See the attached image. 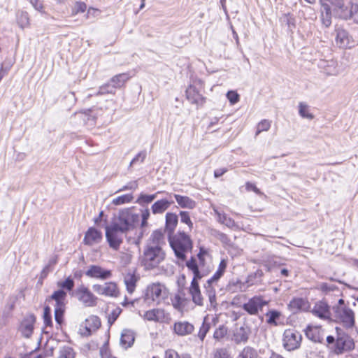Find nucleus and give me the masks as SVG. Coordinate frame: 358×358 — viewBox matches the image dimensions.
Returning <instances> with one entry per match:
<instances>
[{
  "instance_id": "nucleus-1",
  "label": "nucleus",
  "mask_w": 358,
  "mask_h": 358,
  "mask_svg": "<svg viewBox=\"0 0 358 358\" xmlns=\"http://www.w3.org/2000/svg\"><path fill=\"white\" fill-rule=\"evenodd\" d=\"M322 5V20L325 27L331 23V9L334 15L343 20H352L358 24V0L345 3L344 0H320Z\"/></svg>"
},
{
  "instance_id": "nucleus-2",
  "label": "nucleus",
  "mask_w": 358,
  "mask_h": 358,
  "mask_svg": "<svg viewBox=\"0 0 358 358\" xmlns=\"http://www.w3.org/2000/svg\"><path fill=\"white\" fill-rule=\"evenodd\" d=\"M164 244V234L158 230L153 231L147 241L141 257V264L145 269L155 268L164 260L166 255L162 250Z\"/></svg>"
},
{
  "instance_id": "nucleus-3",
  "label": "nucleus",
  "mask_w": 358,
  "mask_h": 358,
  "mask_svg": "<svg viewBox=\"0 0 358 358\" xmlns=\"http://www.w3.org/2000/svg\"><path fill=\"white\" fill-rule=\"evenodd\" d=\"M336 336H328L327 342L334 354L339 355L355 349L354 339L342 329L336 327Z\"/></svg>"
},
{
  "instance_id": "nucleus-4",
  "label": "nucleus",
  "mask_w": 358,
  "mask_h": 358,
  "mask_svg": "<svg viewBox=\"0 0 358 358\" xmlns=\"http://www.w3.org/2000/svg\"><path fill=\"white\" fill-rule=\"evenodd\" d=\"M334 321L346 329H351L355 326V313L343 299L332 306Z\"/></svg>"
},
{
  "instance_id": "nucleus-5",
  "label": "nucleus",
  "mask_w": 358,
  "mask_h": 358,
  "mask_svg": "<svg viewBox=\"0 0 358 358\" xmlns=\"http://www.w3.org/2000/svg\"><path fill=\"white\" fill-rule=\"evenodd\" d=\"M170 245L178 259L184 261L186 254L192 249V241L184 231H178L168 236Z\"/></svg>"
},
{
  "instance_id": "nucleus-6",
  "label": "nucleus",
  "mask_w": 358,
  "mask_h": 358,
  "mask_svg": "<svg viewBox=\"0 0 358 358\" xmlns=\"http://www.w3.org/2000/svg\"><path fill=\"white\" fill-rule=\"evenodd\" d=\"M139 221V215L130 208L120 210L114 217L112 225L117 227L122 233L131 230Z\"/></svg>"
},
{
  "instance_id": "nucleus-7",
  "label": "nucleus",
  "mask_w": 358,
  "mask_h": 358,
  "mask_svg": "<svg viewBox=\"0 0 358 358\" xmlns=\"http://www.w3.org/2000/svg\"><path fill=\"white\" fill-rule=\"evenodd\" d=\"M167 294L165 287L160 283H152L148 285L145 291L144 301L148 304L159 303Z\"/></svg>"
},
{
  "instance_id": "nucleus-8",
  "label": "nucleus",
  "mask_w": 358,
  "mask_h": 358,
  "mask_svg": "<svg viewBox=\"0 0 358 358\" xmlns=\"http://www.w3.org/2000/svg\"><path fill=\"white\" fill-rule=\"evenodd\" d=\"M302 336L296 330L289 329L284 331L282 337V345L287 351L298 349L301 345Z\"/></svg>"
},
{
  "instance_id": "nucleus-9",
  "label": "nucleus",
  "mask_w": 358,
  "mask_h": 358,
  "mask_svg": "<svg viewBox=\"0 0 358 358\" xmlns=\"http://www.w3.org/2000/svg\"><path fill=\"white\" fill-rule=\"evenodd\" d=\"M223 273L220 271H216V272L213 274V275L209 278L206 283L204 285L206 294L207 295L210 307L215 308L217 303V298H216V292L215 289L214 287V285H215L217 281L220 279V278L223 275Z\"/></svg>"
},
{
  "instance_id": "nucleus-10",
  "label": "nucleus",
  "mask_w": 358,
  "mask_h": 358,
  "mask_svg": "<svg viewBox=\"0 0 358 358\" xmlns=\"http://www.w3.org/2000/svg\"><path fill=\"white\" fill-rule=\"evenodd\" d=\"M268 304V301L262 296H254L243 305V309L251 315H257Z\"/></svg>"
},
{
  "instance_id": "nucleus-11",
  "label": "nucleus",
  "mask_w": 358,
  "mask_h": 358,
  "mask_svg": "<svg viewBox=\"0 0 358 358\" xmlns=\"http://www.w3.org/2000/svg\"><path fill=\"white\" fill-rule=\"evenodd\" d=\"M74 294L78 301L86 307H92L96 304L97 298L83 285L77 287Z\"/></svg>"
},
{
  "instance_id": "nucleus-12",
  "label": "nucleus",
  "mask_w": 358,
  "mask_h": 358,
  "mask_svg": "<svg viewBox=\"0 0 358 358\" xmlns=\"http://www.w3.org/2000/svg\"><path fill=\"white\" fill-rule=\"evenodd\" d=\"M106 237L109 246L115 250H117L122 243L123 234L113 225L106 227Z\"/></svg>"
},
{
  "instance_id": "nucleus-13",
  "label": "nucleus",
  "mask_w": 358,
  "mask_h": 358,
  "mask_svg": "<svg viewBox=\"0 0 358 358\" xmlns=\"http://www.w3.org/2000/svg\"><path fill=\"white\" fill-rule=\"evenodd\" d=\"M101 327L99 317L90 315L82 323L79 328L80 334L83 336H90Z\"/></svg>"
},
{
  "instance_id": "nucleus-14",
  "label": "nucleus",
  "mask_w": 358,
  "mask_h": 358,
  "mask_svg": "<svg viewBox=\"0 0 358 358\" xmlns=\"http://www.w3.org/2000/svg\"><path fill=\"white\" fill-rule=\"evenodd\" d=\"M92 289L97 294L106 296L117 297L119 295L117 285L114 282H107L103 285L95 284Z\"/></svg>"
},
{
  "instance_id": "nucleus-15",
  "label": "nucleus",
  "mask_w": 358,
  "mask_h": 358,
  "mask_svg": "<svg viewBox=\"0 0 358 358\" xmlns=\"http://www.w3.org/2000/svg\"><path fill=\"white\" fill-rule=\"evenodd\" d=\"M145 320L160 323H169L171 320L169 313L165 312L163 309L155 308L145 312L143 315Z\"/></svg>"
},
{
  "instance_id": "nucleus-16",
  "label": "nucleus",
  "mask_w": 358,
  "mask_h": 358,
  "mask_svg": "<svg viewBox=\"0 0 358 358\" xmlns=\"http://www.w3.org/2000/svg\"><path fill=\"white\" fill-rule=\"evenodd\" d=\"M85 275L92 278L107 280L112 276V272L97 265H90L85 271Z\"/></svg>"
},
{
  "instance_id": "nucleus-17",
  "label": "nucleus",
  "mask_w": 358,
  "mask_h": 358,
  "mask_svg": "<svg viewBox=\"0 0 358 358\" xmlns=\"http://www.w3.org/2000/svg\"><path fill=\"white\" fill-rule=\"evenodd\" d=\"M311 313L323 320H327L330 319L331 315L332 316L329 305L324 301L316 302L311 310Z\"/></svg>"
},
{
  "instance_id": "nucleus-18",
  "label": "nucleus",
  "mask_w": 358,
  "mask_h": 358,
  "mask_svg": "<svg viewBox=\"0 0 358 358\" xmlns=\"http://www.w3.org/2000/svg\"><path fill=\"white\" fill-rule=\"evenodd\" d=\"M36 322V317L33 314L27 315L22 321L19 331L22 336L29 338L34 331V325Z\"/></svg>"
},
{
  "instance_id": "nucleus-19",
  "label": "nucleus",
  "mask_w": 358,
  "mask_h": 358,
  "mask_svg": "<svg viewBox=\"0 0 358 358\" xmlns=\"http://www.w3.org/2000/svg\"><path fill=\"white\" fill-rule=\"evenodd\" d=\"M250 333V329L247 326L236 328L233 332L232 341L236 345L245 344L248 341Z\"/></svg>"
},
{
  "instance_id": "nucleus-20",
  "label": "nucleus",
  "mask_w": 358,
  "mask_h": 358,
  "mask_svg": "<svg viewBox=\"0 0 358 358\" xmlns=\"http://www.w3.org/2000/svg\"><path fill=\"white\" fill-rule=\"evenodd\" d=\"M194 331L192 324L187 321L176 322L173 324V331L180 336H185L192 334Z\"/></svg>"
},
{
  "instance_id": "nucleus-21",
  "label": "nucleus",
  "mask_w": 358,
  "mask_h": 358,
  "mask_svg": "<svg viewBox=\"0 0 358 358\" xmlns=\"http://www.w3.org/2000/svg\"><path fill=\"white\" fill-rule=\"evenodd\" d=\"M101 240V232L94 227H90L86 231L83 241L86 245H93L100 243Z\"/></svg>"
},
{
  "instance_id": "nucleus-22",
  "label": "nucleus",
  "mask_w": 358,
  "mask_h": 358,
  "mask_svg": "<svg viewBox=\"0 0 358 358\" xmlns=\"http://www.w3.org/2000/svg\"><path fill=\"white\" fill-rule=\"evenodd\" d=\"M189 292L192 296L193 302L200 306L203 305V297L201 294L199 282L196 280H192L189 289Z\"/></svg>"
},
{
  "instance_id": "nucleus-23",
  "label": "nucleus",
  "mask_w": 358,
  "mask_h": 358,
  "mask_svg": "<svg viewBox=\"0 0 358 358\" xmlns=\"http://www.w3.org/2000/svg\"><path fill=\"white\" fill-rule=\"evenodd\" d=\"M129 78L130 76L126 73L116 75L113 76L109 82L105 84L104 87L122 88Z\"/></svg>"
},
{
  "instance_id": "nucleus-24",
  "label": "nucleus",
  "mask_w": 358,
  "mask_h": 358,
  "mask_svg": "<svg viewBox=\"0 0 358 358\" xmlns=\"http://www.w3.org/2000/svg\"><path fill=\"white\" fill-rule=\"evenodd\" d=\"M318 66L324 73L328 76H334L338 73L337 62L334 60H322L318 64Z\"/></svg>"
},
{
  "instance_id": "nucleus-25",
  "label": "nucleus",
  "mask_w": 358,
  "mask_h": 358,
  "mask_svg": "<svg viewBox=\"0 0 358 358\" xmlns=\"http://www.w3.org/2000/svg\"><path fill=\"white\" fill-rule=\"evenodd\" d=\"M306 335L315 343H322L324 341L323 331L318 327L308 326L306 330Z\"/></svg>"
},
{
  "instance_id": "nucleus-26",
  "label": "nucleus",
  "mask_w": 358,
  "mask_h": 358,
  "mask_svg": "<svg viewBox=\"0 0 358 358\" xmlns=\"http://www.w3.org/2000/svg\"><path fill=\"white\" fill-rule=\"evenodd\" d=\"M135 341V334L130 329H125L122 331L120 344L124 349L131 347Z\"/></svg>"
},
{
  "instance_id": "nucleus-27",
  "label": "nucleus",
  "mask_w": 358,
  "mask_h": 358,
  "mask_svg": "<svg viewBox=\"0 0 358 358\" xmlns=\"http://www.w3.org/2000/svg\"><path fill=\"white\" fill-rule=\"evenodd\" d=\"M289 310L293 313L299 310L306 311L309 308L308 301L303 298H294L288 304Z\"/></svg>"
},
{
  "instance_id": "nucleus-28",
  "label": "nucleus",
  "mask_w": 358,
  "mask_h": 358,
  "mask_svg": "<svg viewBox=\"0 0 358 358\" xmlns=\"http://www.w3.org/2000/svg\"><path fill=\"white\" fill-rule=\"evenodd\" d=\"M172 203H173V201H169L166 199L158 200L152 205V213L155 215L162 214L169 209Z\"/></svg>"
},
{
  "instance_id": "nucleus-29",
  "label": "nucleus",
  "mask_w": 358,
  "mask_h": 358,
  "mask_svg": "<svg viewBox=\"0 0 358 358\" xmlns=\"http://www.w3.org/2000/svg\"><path fill=\"white\" fill-rule=\"evenodd\" d=\"M336 43L341 48H350V38L348 33L343 29L336 30Z\"/></svg>"
},
{
  "instance_id": "nucleus-30",
  "label": "nucleus",
  "mask_w": 358,
  "mask_h": 358,
  "mask_svg": "<svg viewBox=\"0 0 358 358\" xmlns=\"http://www.w3.org/2000/svg\"><path fill=\"white\" fill-rule=\"evenodd\" d=\"M178 222V215L173 213H167L166 215L165 231L168 236L174 234V230Z\"/></svg>"
},
{
  "instance_id": "nucleus-31",
  "label": "nucleus",
  "mask_w": 358,
  "mask_h": 358,
  "mask_svg": "<svg viewBox=\"0 0 358 358\" xmlns=\"http://www.w3.org/2000/svg\"><path fill=\"white\" fill-rule=\"evenodd\" d=\"M138 278L133 271H129L124 275V282L129 293L131 294L135 290Z\"/></svg>"
},
{
  "instance_id": "nucleus-32",
  "label": "nucleus",
  "mask_w": 358,
  "mask_h": 358,
  "mask_svg": "<svg viewBox=\"0 0 358 358\" xmlns=\"http://www.w3.org/2000/svg\"><path fill=\"white\" fill-rule=\"evenodd\" d=\"M66 293L62 289L57 290L50 296V299L55 301V308H65Z\"/></svg>"
},
{
  "instance_id": "nucleus-33",
  "label": "nucleus",
  "mask_w": 358,
  "mask_h": 358,
  "mask_svg": "<svg viewBox=\"0 0 358 358\" xmlns=\"http://www.w3.org/2000/svg\"><path fill=\"white\" fill-rule=\"evenodd\" d=\"M173 196L178 204L181 208H186L189 209H193L194 208H195L196 202L191 198L187 196H182L179 194H174Z\"/></svg>"
},
{
  "instance_id": "nucleus-34",
  "label": "nucleus",
  "mask_w": 358,
  "mask_h": 358,
  "mask_svg": "<svg viewBox=\"0 0 358 358\" xmlns=\"http://www.w3.org/2000/svg\"><path fill=\"white\" fill-rule=\"evenodd\" d=\"M186 98L189 103L197 106L202 105L204 98L199 93V91H185Z\"/></svg>"
},
{
  "instance_id": "nucleus-35",
  "label": "nucleus",
  "mask_w": 358,
  "mask_h": 358,
  "mask_svg": "<svg viewBox=\"0 0 358 358\" xmlns=\"http://www.w3.org/2000/svg\"><path fill=\"white\" fill-rule=\"evenodd\" d=\"M214 212L217 215V220L220 223L224 224L229 228H232L235 226V222L228 217L227 214L221 213L217 209H214Z\"/></svg>"
},
{
  "instance_id": "nucleus-36",
  "label": "nucleus",
  "mask_w": 358,
  "mask_h": 358,
  "mask_svg": "<svg viewBox=\"0 0 358 358\" xmlns=\"http://www.w3.org/2000/svg\"><path fill=\"white\" fill-rule=\"evenodd\" d=\"M236 358H259V354L256 349L248 345L243 348Z\"/></svg>"
},
{
  "instance_id": "nucleus-37",
  "label": "nucleus",
  "mask_w": 358,
  "mask_h": 358,
  "mask_svg": "<svg viewBox=\"0 0 358 358\" xmlns=\"http://www.w3.org/2000/svg\"><path fill=\"white\" fill-rule=\"evenodd\" d=\"M159 193V192L153 194H146L141 192L139 194L138 199H136V203L141 206H143L145 204L150 203L157 198V194Z\"/></svg>"
},
{
  "instance_id": "nucleus-38",
  "label": "nucleus",
  "mask_w": 358,
  "mask_h": 358,
  "mask_svg": "<svg viewBox=\"0 0 358 358\" xmlns=\"http://www.w3.org/2000/svg\"><path fill=\"white\" fill-rule=\"evenodd\" d=\"M228 334V328L227 326L222 324L215 329L213 333V338L216 341H221Z\"/></svg>"
},
{
  "instance_id": "nucleus-39",
  "label": "nucleus",
  "mask_w": 358,
  "mask_h": 358,
  "mask_svg": "<svg viewBox=\"0 0 358 358\" xmlns=\"http://www.w3.org/2000/svg\"><path fill=\"white\" fill-rule=\"evenodd\" d=\"M210 329V324L208 322V317L203 318V323L198 332V337L201 341H203L207 333Z\"/></svg>"
},
{
  "instance_id": "nucleus-40",
  "label": "nucleus",
  "mask_w": 358,
  "mask_h": 358,
  "mask_svg": "<svg viewBox=\"0 0 358 358\" xmlns=\"http://www.w3.org/2000/svg\"><path fill=\"white\" fill-rule=\"evenodd\" d=\"M134 199L132 194L119 196L113 199L112 203L116 206L130 203Z\"/></svg>"
},
{
  "instance_id": "nucleus-41",
  "label": "nucleus",
  "mask_w": 358,
  "mask_h": 358,
  "mask_svg": "<svg viewBox=\"0 0 358 358\" xmlns=\"http://www.w3.org/2000/svg\"><path fill=\"white\" fill-rule=\"evenodd\" d=\"M17 24L22 29L27 27L29 24L28 13L23 11L18 13L17 15Z\"/></svg>"
},
{
  "instance_id": "nucleus-42",
  "label": "nucleus",
  "mask_w": 358,
  "mask_h": 358,
  "mask_svg": "<svg viewBox=\"0 0 358 358\" xmlns=\"http://www.w3.org/2000/svg\"><path fill=\"white\" fill-rule=\"evenodd\" d=\"M299 113L303 118L313 120L314 117L313 115L309 112L308 105L303 102L299 104Z\"/></svg>"
},
{
  "instance_id": "nucleus-43",
  "label": "nucleus",
  "mask_w": 358,
  "mask_h": 358,
  "mask_svg": "<svg viewBox=\"0 0 358 358\" xmlns=\"http://www.w3.org/2000/svg\"><path fill=\"white\" fill-rule=\"evenodd\" d=\"M266 315L268 317L266 322L269 324L276 325V320L280 316V313L275 310H272L266 313Z\"/></svg>"
},
{
  "instance_id": "nucleus-44",
  "label": "nucleus",
  "mask_w": 358,
  "mask_h": 358,
  "mask_svg": "<svg viewBox=\"0 0 358 358\" xmlns=\"http://www.w3.org/2000/svg\"><path fill=\"white\" fill-rule=\"evenodd\" d=\"M75 352L69 346L63 347L60 352L58 358H74Z\"/></svg>"
},
{
  "instance_id": "nucleus-45",
  "label": "nucleus",
  "mask_w": 358,
  "mask_h": 358,
  "mask_svg": "<svg viewBox=\"0 0 358 358\" xmlns=\"http://www.w3.org/2000/svg\"><path fill=\"white\" fill-rule=\"evenodd\" d=\"M57 286L62 289L71 291L74 287V281L72 278L69 277L64 281L58 282Z\"/></svg>"
},
{
  "instance_id": "nucleus-46",
  "label": "nucleus",
  "mask_w": 358,
  "mask_h": 358,
  "mask_svg": "<svg viewBox=\"0 0 358 358\" xmlns=\"http://www.w3.org/2000/svg\"><path fill=\"white\" fill-rule=\"evenodd\" d=\"M87 8V6L84 2L76 1L72 7V15H77L79 13H84Z\"/></svg>"
},
{
  "instance_id": "nucleus-47",
  "label": "nucleus",
  "mask_w": 358,
  "mask_h": 358,
  "mask_svg": "<svg viewBox=\"0 0 358 358\" xmlns=\"http://www.w3.org/2000/svg\"><path fill=\"white\" fill-rule=\"evenodd\" d=\"M271 125V122L268 120H262L257 125L256 135H258L262 131H267Z\"/></svg>"
},
{
  "instance_id": "nucleus-48",
  "label": "nucleus",
  "mask_w": 358,
  "mask_h": 358,
  "mask_svg": "<svg viewBox=\"0 0 358 358\" xmlns=\"http://www.w3.org/2000/svg\"><path fill=\"white\" fill-rule=\"evenodd\" d=\"M180 216L181 222L186 224L189 230H191L193 228V222L191 220L189 213L187 211H181Z\"/></svg>"
},
{
  "instance_id": "nucleus-49",
  "label": "nucleus",
  "mask_w": 358,
  "mask_h": 358,
  "mask_svg": "<svg viewBox=\"0 0 358 358\" xmlns=\"http://www.w3.org/2000/svg\"><path fill=\"white\" fill-rule=\"evenodd\" d=\"M65 308H55V319L59 325L63 322V317Z\"/></svg>"
},
{
  "instance_id": "nucleus-50",
  "label": "nucleus",
  "mask_w": 358,
  "mask_h": 358,
  "mask_svg": "<svg viewBox=\"0 0 358 358\" xmlns=\"http://www.w3.org/2000/svg\"><path fill=\"white\" fill-rule=\"evenodd\" d=\"M43 320L46 326H50L52 324L51 309L49 306L44 308Z\"/></svg>"
},
{
  "instance_id": "nucleus-51",
  "label": "nucleus",
  "mask_w": 358,
  "mask_h": 358,
  "mask_svg": "<svg viewBox=\"0 0 358 358\" xmlns=\"http://www.w3.org/2000/svg\"><path fill=\"white\" fill-rule=\"evenodd\" d=\"M226 96L231 104L237 103L239 100V95L237 94V91H227Z\"/></svg>"
},
{
  "instance_id": "nucleus-52",
  "label": "nucleus",
  "mask_w": 358,
  "mask_h": 358,
  "mask_svg": "<svg viewBox=\"0 0 358 358\" xmlns=\"http://www.w3.org/2000/svg\"><path fill=\"white\" fill-rule=\"evenodd\" d=\"M138 188V182L136 180L131 181L128 182L126 185L123 186L120 189H119L117 192L125 191V190H135Z\"/></svg>"
},
{
  "instance_id": "nucleus-53",
  "label": "nucleus",
  "mask_w": 358,
  "mask_h": 358,
  "mask_svg": "<svg viewBox=\"0 0 358 358\" xmlns=\"http://www.w3.org/2000/svg\"><path fill=\"white\" fill-rule=\"evenodd\" d=\"M150 215V210L148 208H145L141 210V227H144L148 224V220L149 219Z\"/></svg>"
},
{
  "instance_id": "nucleus-54",
  "label": "nucleus",
  "mask_w": 358,
  "mask_h": 358,
  "mask_svg": "<svg viewBox=\"0 0 358 358\" xmlns=\"http://www.w3.org/2000/svg\"><path fill=\"white\" fill-rule=\"evenodd\" d=\"M214 358H231L227 350L224 348L217 349L214 355Z\"/></svg>"
},
{
  "instance_id": "nucleus-55",
  "label": "nucleus",
  "mask_w": 358,
  "mask_h": 358,
  "mask_svg": "<svg viewBox=\"0 0 358 358\" xmlns=\"http://www.w3.org/2000/svg\"><path fill=\"white\" fill-rule=\"evenodd\" d=\"M146 157V152L145 151H141L140 152L131 162L130 166L136 164L138 161H140L141 163L143 162L144 159Z\"/></svg>"
},
{
  "instance_id": "nucleus-56",
  "label": "nucleus",
  "mask_w": 358,
  "mask_h": 358,
  "mask_svg": "<svg viewBox=\"0 0 358 358\" xmlns=\"http://www.w3.org/2000/svg\"><path fill=\"white\" fill-rule=\"evenodd\" d=\"M120 313V310H115L111 313H110L108 316V322L110 325H112L118 317Z\"/></svg>"
},
{
  "instance_id": "nucleus-57",
  "label": "nucleus",
  "mask_w": 358,
  "mask_h": 358,
  "mask_svg": "<svg viewBox=\"0 0 358 358\" xmlns=\"http://www.w3.org/2000/svg\"><path fill=\"white\" fill-rule=\"evenodd\" d=\"M320 289L323 292L327 293L334 291L336 289V286L322 282L320 285Z\"/></svg>"
},
{
  "instance_id": "nucleus-58",
  "label": "nucleus",
  "mask_w": 358,
  "mask_h": 358,
  "mask_svg": "<svg viewBox=\"0 0 358 358\" xmlns=\"http://www.w3.org/2000/svg\"><path fill=\"white\" fill-rule=\"evenodd\" d=\"M131 259H132V255L130 253H121V255H120L121 262L124 265L129 264L131 262Z\"/></svg>"
},
{
  "instance_id": "nucleus-59",
  "label": "nucleus",
  "mask_w": 358,
  "mask_h": 358,
  "mask_svg": "<svg viewBox=\"0 0 358 358\" xmlns=\"http://www.w3.org/2000/svg\"><path fill=\"white\" fill-rule=\"evenodd\" d=\"M182 303V300L181 299V298L179 296H176L174 299L173 300V307L178 310H181L183 308V306Z\"/></svg>"
},
{
  "instance_id": "nucleus-60",
  "label": "nucleus",
  "mask_w": 358,
  "mask_h": 358,
  "mask_svg": "<svg viewBox=\"0 0 358 358\" xmlns=\"http://www.w3.org/2000/svg\"><path fill=\"white\" fill-rule=\"evenodd\" d=\"M245 188L248 191H253L257 194H262L260 189H258L256 185L252 182H248L245 184Z\"/></svg>"
},
{
  "instance_id": "nucleus-61",
  "label": "nucleus",
  "mask_w": 358,
  "mask_h": 358,
  "mask_svg": "<svg viewBox=\"0 0 358 358\" xmlns=\"http://www.w3.org/2000/svg\"><path fill=\"white\" fill-rule=\"evenodd\" d=\"M164 358H180V356L176 350L169 349L165 352Z\"/></svg>"
},
{
  "instance_id": "nucleus-62",
  "label": "nucleus",
  "mask_w": 358,
  "mask_h": 358,
  "mask_svg": "<svg viewBox=\"0 0 358 358\" xmlns=\"http://www.w3.org/2000/svg\"><path fill=\"white\" fill-rule=\"evenodd\" d=\"M187 268L193 271H197L199 269L197 263L195 259H192L191 260L188 261L186 264Z\"/></svg>"
},
{
  "instance_id": "nucleus-63",
  "label": "nucleus",
  "mask_w": 358,
  "mask_h": 358,
  "mask_svg": "<svg viewBox=\"0 0 358 358\" xmlns=\"http://www.w3.org/2000/svg\"><path fill=\"white\" fill-rule=\"evenodd\" d=\"M30 3L36 10L43 11V6L40 0H30Z\"/></svg>"
},
{
  "instance_id": "nucleus-64",
  "label": "nucleus",
  "mask_w": 358,
  "mask_h": 358,
  "mask_svg": "<svg viewBox=\"0 0 358 358\" xmlns=\"http://www.w3.org/2000/svg\"><path fill=\"white\" fill-rule=\"evenodd\" d=\"M100 355L101 358H116L110 355L109 352L106 348H101L100 350Z\"/></svg>"
}]
</instances>
